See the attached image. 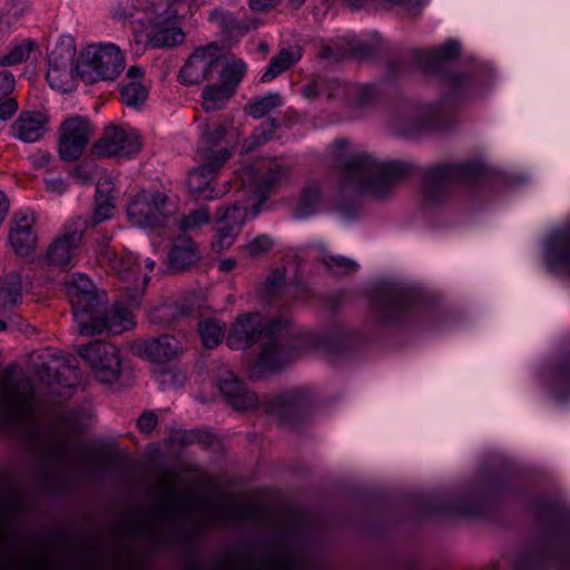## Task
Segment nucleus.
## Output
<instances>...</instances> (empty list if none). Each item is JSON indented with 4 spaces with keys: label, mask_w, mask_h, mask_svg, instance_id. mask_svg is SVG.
<instances>
[{
    "label": "nucleus",
    "mask_w": 570,
    "mask_h": 570,
    "mask_svg": "<svg viewBox=\"0 0 570 570\" xmlns=\"http://www.w3.org/2000/svg\"><path fill=\"white\" fill-rule=\"evenodd\" d=\"M76 47L70 37L61 38L48 55L47 80L59 91H70L75 82Z\"/></svg>",
    "instance_id": "9"
},
{
    "label": "nucleus",
    "mask_w": 570,
    "mask_h": 570,
    "mask_svg": "<svg viewBox=\"0 0 570 570\" xmlns=\"http://www.w3.org/2000/svg\"><path fill=\"white\" fill-rule=\"evenodd\" d=\"M177 374L169 368H163L156 374V380L161 385H169L176 383Z\"/></svg>",
    "instance_id": "55"
},
{
    "label": "nucleus",
    "mask_w": 570,
    "mask_h": 570,
    "mask_svg": "<svg viewBox=\"0 0 570 570\" xmlns=\"http://www.w3.org/2000/svg\"><path fill=\"white\" fill-rule=\"evenodd\" d=\"M36 46L31 39H23L12 45L7 53L0 56V66H14L26 61Z\"/></svg>",
    "instance_id": "37"
},
{
    "label": "nucleus",
    "mask_w": 570,
    "mask_h": 570,
    "mask_svg": "<svg viewBox=\"0 0 570 570\" xmlns=\"http://www.w3.org/2000/svg\"><path fill=\"white\" fill-rule=\"evenodd\" d=\"M144 71L137 66H132L127 71V78L130 79L121 88V100L128 107H139L148 96V90L140 82Z\"/></svg>",
    "instance_id": "28"
},
{
    "label": "nucleus",
    "mask_w": 570,
    "mask_h": 570,
    "mask_svg": "<svg viewBox=\"0 0 570 570\" xmlns=\"http://www.w3.org/2000/svg\"><path fill=\"white\" fill-rule=\"evenodd\" d=\"M9 212V200L6 195L0 190V224L4 220Z\"/></svg>",
    "instance_id": "58"
},
{
    "label": "nucleus",
    "mask_w": 570,
    "mask_h": 570,
    "mask_svg": "<svg viewBox=\"0 0 570 570\" xmlns=\"http://www.w3.org/2000/svg\"><path fill=\"white\" fill-rule=\"evenodd\" d=\"M209 518L216 523H232L246 520L252 513L247 503L235 501H215L206 505Z\"/></svg>",
    "instance_id": "23"
},
{
    "label": "nucleus",
    "mask_w": 570,
    "mask_h": 570,
    "mask_svg": "<svg viewBox=\"0 0 570 570\" xmlns=\"http://www.w3.org/2000/svg\"><path fill=\"white\" fill-rule=\"evenodd\" d=\"M305 1L306 0H288L287 6L293 10H297L304 4Z\"/></svg>",
    "instance_id": "61"
},
{
    "label": "nucleus",
    "mask_w": 570,
    "mask_h": 570,
    "mask_svg": "<svg viewBox=\"0 0 570 570\" xmlns=\"http://www.w3.org/2000/svg\"><path fill=\"white\" fill-rule=\"evenodd\" d=\"M35 223L36 216L30 209H22L13 215L9 240L18 255L24 256L35 249L37 244Z\"/></svg>",
    "instance_id": "17"
},
{
    "label": "nucleus",
    "mask_w": 570,
    "mask_h": 570,
    "mask_svg": "<svg viewBox=\"0 0 570 570\" xmlns=\"http://www.w3.org/2000/svg\"><path fill=\"white\" fill-rule=\"evenodd\" d=\"M89 222L81 216L71 218L62 227L46 252V262L56 268H70Z\"/></svg>",
    "instance_id": "8"
},
{
    "label": "nucleus",
    "mask_w": 570,
    "mask_h": 570,
    "mask_svg": "<svg viewBox=\"0 0 570 570\" xmlns=\"http://www.w3.org/2000/svg\"><path fill=\"white\" fill-rule=\"evenodd\" d=\"M78 353L91 365L99 381L111 384L118 380L121 358L117 346L96 341L80 346Z\"/></svg>",
    "instance_id": "12"
},
{
    "label": "nucleus",
    "mask_w": 570,
    "mask_h": 570,
    "mask_svg": "<svg viewBox=\"0 0 570 570\" xmlns=\"http://www.w3.org/2000/svg\"><path fill=\"white\" fill-rule=\"evenodd\" d=\"M148 33V42L154 48H171L184 41L185 35L179 27L168 23H154Z\"/></svg>",
    "instance_id": "29"
},
{
    "label": "nucleus",
    "mask_w": 570,
    "mask_h": 570,
    "mask_svg": "<svg viewBox=\"0 0 570 570\" xmlns=\"http://www.w3.org/2000/svg\"><path fill=\"white\" fill-rule=\"evenodd\" d=\"M47 188L51 191L62 193L65 188V184L60 177H55L46 180Z\"/></svg>",
    "instance_id": "57"
},
{
    "label": "nucleus",
    "mask_w": 570,
    "mask_h": 570,
    "mask_svg": "<svg viewBox=\"0 0 570 570\" xmlns=\"http://www.w3.org/2000/svg\"><path fill=\"white\" fill-rule=\"evenodd\" d=\"M324 266L336 275H347L357 269V263L341 255H324L322 258Z\"/></svg>",
    "instance_id": "40"
},
{
    "label": "nucleus",
    "mask_w": 570,
    "mask_h": 570,
    "mask_svg": "<svg viewBox=\"0 0 570 570\" xmlns=\"http://www.w3.org/2000/svg\"><path fill=\"white\" fill-rule=\"evenodd\" d=\"M283 102L278 94H268L264 97L252 99L246 106L247 112L254 118H262Z\"/></svg>",
    "instance_id": "38"
},
{
    "label": "nucleus",
    "mask_w": 570,
    "mask_h": 570,
    "mask_svg": "<svg viewBox=\"0 0 570 570\" xmlns=\"http://www.w3.org/2000/svg\"><path fill=\"white\" fill-rule=\"evenodd\" d=\"M234 96L232 88L220 82L207 85L203 89V108L205 111H216L223 109L229 99Z\"/></svg>",
    "instance_id": "32"
},
{
    "label": "nucleus",
    "mask_w": 570,
    "mask_h": 570,
    "mask_svg": "<svg viewBox=\"0 0 570 570\" xmlns=\"http://www.w3.org/2000/svg\"><path fill=\"white\" fill-rule=\"evenodd\" d=\"M258 341L261 352L249 367L252 376L278 371L292 361V352L285 348V328L278 320L266 323L257 313L244 314L233 323L226 338L232 350L247 348Z\"/></svg>",
    "instance_id": "4"
},
{
    "label": "nucleus",
    "mask_w": 570,
    "mask_h": 570,
    "mask_svg": "<svg viewBox=\"0 0 570 570\" xmlns=\"http://www.w3.org/2000/svg\"><path fill=\"white\" fill-rule=\"evenodd\" d=\"M236 266V261L233 258H225L219 263V269L222 272H229Z\"/></svg>",
    "instance_id": "60"
},
{
    "label": "nucleus",
    "mask_w": 570,
    "mask_h": 570,
    "mask_svg": "<svg viewBox=\"0 0 570 570\" xmlns=\"http://www.w3.org/2000/svg\"><path fill=\"white\" fill-rule=\"evenodd\" d=\"M550 263L570 274V224L553 233L548 247Z\"/></svg>",
    "instance_id": "26"
},
{
    "label": "nucleus",
    "mask_w": 570,
    "mask_h": 570,
    "mask_svg": "<svg viewBox=\"0 0 570 570\" xmlns=\"http://www.w3.org/2000/svg\"><path fill=\"white\" fill-rule=\"evenodd\" d=\"M49 118L41 111H22L11 125V134L23 142L40 140L46 131Z\"/></svg>",
    "instance_id": "21"
},
{
    "label": "nucleus",
    "mask_w": 570,
    "mask_h": 570,
    "mask_svg": "<svg viewBox=\"0 0 570 570\" xmlns=\"http://www.w3.org/2000/svg\"><path fill=\"white\" fill-rule=\"evenodd\" d=\"M105 257L119 279L128 284L127 288L140 296L149 282L148 273L155 268V261L145 258L141 266L138 256L134 253L117 254L109 250L106 252Z\"/></svg>",
    "instance_id": "10"
},
{
    "label": "nucleus",
    "mask_w": 570,
    "mask_h": 570,
    "mask_svg": "<svg viewBox=\"0 0 570 570\" xmlns=\"http://www.w3.org/2000/svg\"><path fill=\"white\" fill-rule=\"evenodd\" d=\"M276 125L274 121H268L258 127L250 138V140L246 141L244 145L245 151H252L256 146L265 144L268 141L274 132Z\"/></svg>",
    "instance_id": "42"
},
{
    "label": "nucleus",
    "mask_w": 570,
    "mask_h": 570,
    "mask_svg": "<svg viewBox=\"0 0 570 570\" xmlns=\"http://www.w3.org/2000/svg\"><path fill=\"white\" fill-rule=\"evenodd\" d=\"M125 57L114 43H99L86 47L77 65L79 77L88 83L99 80H114L125 69Z\"/></svg>",
    "instance_id": "5"
},
{
    "label": "nucleus",
    "mask_w": 570,
    "mask_h": 570,
    "mask_svg": "<svg viewBox=\"0 0 570 570\" xmlns=\"http://www.w3.org/2000/svg\"><path fill=\"white\" fill-rule=\"evenodd\" d=\"M3 330H6V323L2 320H0V331Z\"/></svg>",
    "instance_id": "64"
},
{
    "label": "nucleus",
    "mask_w": 570,
    "mask_h": 570,
    "mask_svg": "<svg viewBox=\"0 0 570 570\" xmlns=\"http://www.w3.org/2000/svg\"><path fill=\"white\" fill-rule=\"evenodd\" d=\"M16 79L9 71H0V101L7 98L14 89Z\"/></svg>",
    "instance_id": "50"
},
{
    "label": "nucleus",
    "mask_w": 570,
    "mask_h": 570,
    "mask_svg": "<svg viewBox=\"0 0 570 570\" xmlns=\"http://www.w3.org/2000/svg\"><path fill=\"white\" fill-rule=\"evenodd\" d=\"M219 63V55L214 48H199L188 58L180 70L179 78L185 85H197L208 79Z\"/></svg>",
    "instance_id": "16"
},
{
    "label": "nucleus",
    "mask_w": 570,
    "mask_h": 570,
    "mask_svg": "<svg viewBox=\"0 0 570 570\" xmlns=\"http://www.w3.org/2000/svg\"><path fill=\"white\" fill-rule=\"evenodd\" d=\"M229 13L224 10L215 9L209 13V21L217 22L222 28L225 27V24L228 21Z\"/></svg>",
    "instance_id": "56"
},
{
    "label": "nucleus",
    "mask_w": 570,
    "mask_h": 570,
    "mask_svg": "<svg viewBox=\"0 0 570 570\" xmlns=\"http://www.w3.org/2000/svg\"><path fill=\"white\" fill-rule=\"evenodd\" d=\"M226 129L222 124L215 122L203 131V141L208 146H216L225 136Z\"/></svg>",
    "instance_id": "47"
},
{
    "label": "nucleus",
    "mask_w": 570,
    "mask_h": 570,
    "mask_svg": "<svg viewBox=\"0 0 570 570\" xmlns=\"http://www.w3.org/2000/svg\"><path fill=\"white\" fill-rule=\"evenodd\" d=\"M210 219L208 207L202 206L189 214L185 215L180 220V229L185 233L193 232Z\"/></svg>",
    "instance_id": "41"
},
{
    "label": "nucleus",
    "mask_w": 570,
    "mask_h": 570,
    "mask_svg": "<svg viewBox=\"0 0 570 570\" xmlns=\"http://www.w3.org/2000/svg\"><path fill=\"white\" fill-rule=\"evenodd\" d=\"M285 282V273L282 269L274 271L266 279L265 287H264V295L267 298H272L275 295H277Z\"/></svg>",
    "instance_id": "46"
},
{
    "label": "nucleus",
    "mask_w": 570,
    "mask_h": 570,
    "mask_svg": "<svg viewBox=\"0 0 570 570\" xmlns=\"http://www.w3.org/2000/svg\"><path fill=\"white\" fill-rule=\"evenodd\" d=\"M322 81L326 82L323 89L328 97L352 98L357 95L360 102L365 104L373 95V88L370 86L358 87L355 85H347L338 79H322Z\"/></svg>",
    "instance_id": "31"
},
{
    "label": "nucleus",
    "mask_w": 570,
    "mask_h": 570,
    "mask_svg": "<svg viewBox=\"0 0 570 570\" xmlns=\"http://www.w3.org/2000/svg\"><path fill=\"white\" fill-rule=\"evenodd\" d=\"M96 168L92 165H79L75 171L73 176L82 184L90 181L95 177Z\"/></svg>",
    "instance_id": "52"
},
{
    "label": "nucleus",
    "mask_w": 570,
    "mask_h": 570,
    "mask_svg": "<svg viewBox=\"0 0 570 570\" xmlns=\"http://www.w3.org/2000/svg\"><path fill=\"white\" fill-rule=\"evenodd\" d=\"M158 422L154 411H145L137 420V428L140 432L149 434Z\"/></svg>",
    "instance_id": "49"
},
{
    "label": "nucleus",
    "mask_w": 570,
    "mask_h": 570,
    "mask_svg": "<svg viewBox=\"0 0 570 570\" xmlns=\"http://www.w3.org/2000/svg\"><path fill=\"white\" fill-rule=\"evenodd\" d=\"M65 286L81 334H120L135 326L131 312L122 303H116L109 309L105 307L106 293L98 292L87 276L72 274L66 279Z\"/></svg>",
    "instance_id": "3"
},
{
    "label": "nucleus",
    "mask_w": 570,
    "mask_h": 570,
    "mask_svg": "<svg viewBox=\"0 0 570 570\" xmlns=\"http://www.w3.org/2000/svg\"><path fill=\"white\" fill-rule=\"evenodd\" d=\"M460 45L456 41H446L442 46L421 51L417 60L426 70L436 68L442 61L455 58L459 55Z\"/></svg>",
    "instance_id": "30"
},
{
    "label": "nucleus",
    "mask_w": 570,
    "mask_h": 570,
    "mask_svg": "<svg viewBox=\"0 0 570 570\" xmlns=\"http://www.w3.org/2000/svg\"><path fill=\"white\" fill-rule=\"evenodd\" d=\"M332 159L341 171L345 188L356 189L375 198L389 196L406 173L404 164L380 158L342 138L333 142Z\"/></svg>",
    "instance_id": "2"
},
{
    "label": "nucleus",
    "mask_w": 570,
    "mask_h": 570,
    "mask_svg": "<svg viewBox=\"0 0 570 570\" xmlns=\"http://www.w3.org/2000/svg\"><path fill=\"white\" fill-rule=\"evenodd\" d=\"M246 71L245 63L240 60H232L230 62L226 63L220 71V83L232 88L233 92L235 94L236 87L242 81L244 75Z\"/></svg>",
    "instance_id": "39"
},
{
    "label": "nucleus",
    "mask_w": 570,
    "mask_h": 570,
    "mask_svg": "<svg viewBox=\"0 0 570 570\" xmlns=\"http://www.w3.org/2000/svg\"><path fill=\"white\" fill-rule=\"evenodd\" d=\"M229 154L226 149L218 151H205L202 158L205 164L193 169L188 174L187 185L193 194L203 199H215L225 195L226 189H216L210 186L218 168L226 161Z\"/></svg>",
    "instance_id": "14"
},
{
    "label": "nucleus",
    "mask_w": 570,
    "mask_h": 570,
    "mask_svg": "<svg viewBox=\"0 0 570 570\" xmlns=\"http://www.w3.org/2000/svg\"><path fill=\"white\" fill-rule=\"evenodd\" d=\"M407 306V295L401 289H391L376 302L375 314L381 322L390 323L399 320Z\"/></svg>",
    "instance_id": "24"
},
{
    "label": "nucleus",
    "mask_w": 570,
    "mask_h": 570,
    "mask_svg": "<svg viewBox=\"0 0 570 570\" xmlns=\"http://www.w3.org/2000/svg\"><path fill=\"white\" fill-rule=\"evenodd\" d=\"M140 148V137L134 129L112 125L107 127L96 141L94 153L101 157H130Z\"/></svg>",
    "instance_id": "15"
},
{
    "label": "nucleus",
    "mask_w": 570,
    "mask_h": 570,
    "mask_svg": "<svg viewBox=\"0 0 570 570\" xmlns=\"http://www.w3.org/2000/svg\"><path fill=\"white\" fill-rule=\"evenodd\" d=\"M168 500L170 501V503H173L174 501L177 500V494L170 490L169 494H168Z\"/></svg>",
    "instance_id": "63"
},
{
    "label": "nucleus",
    "mask_w": 570,
    "mask_h": 570,
    "mask_svg": "<svg viewBox=\"0 0 570 570\" xmlns=\"http://www.w3.org/2000/svg\"><path fill=\"white\" fill-rule=\"evenodd\" d=\"M49 161H50L49 154L40 153V154L33 156V164L37 167H45L49 164Z\"/></svg>",
    "instance_id": "59"
},
{
    "label": "nucleus",
    "mask_w": 570,
    "mask_h": 570,
    "mask_svg": "<svg viewBox=\"0 0 570 570\" xmlns=\"http://www.w3.org/2000/svg\"><path fill=\"white\" fill-rule=\"evenodd\" d=\"M311 400L307 390L294 389L269 400L266 410L272 415L288 417L307 407Z\"/></svg>",
    "instance_id": "22"
},
{
    "label": "nucleus",
    "mask_w": 570,
    "mask_h": 570,
    "mask_svg": "<svg viewBox=\"0 0 570 570\" xmlns=\"http://www.w3.org/2000/svg\"><path fill=\"white\" fill-rule=\"evenodd\" d=\"M173 213L168 197L157 190H142L128 205L127 215L132 225L141 228H157L164 225Z\"/></svg>",
    "instance_id": "7"
},
{
    "label": "nucleus",
    "mask_w": 570,
    "mask_h": 570,
    "mask_svg": "<svg viewBox=\"0 0 570 570\" xmlns=\"http://www.w3.org/2000/svg\"><path fill=\"white\" fill-rule=\"evenodd\" d=\"M18 110V102L14 98L7 97L0 101V119H10Z\"/></svg>",
    "instance_id": "51"
},
{
    "label": "nucleus",
    "mask_w": 570,
    "mask_h": 570,
    "mask_svg": "<svg viewBox=\"0 0 570 570\" xmlns=\"http://www.w3.org/2000/svg\"><path fill=\"white\" fill-rule=\"evenodd\" d=\"M226 325L217 317H205L198 322V333L206 348L216 347L225 336Z\"/></svg>",
    "instance_id": "33"
},
{
    "label": "nucleus",
    "mask_w": 570,
    "mask_h": 570,
    "mask_svg": "<svg viewBox=\"0 0 570 570\" xmlns=\"http://www.w3.org/2000/svg\"><path fill=\"white\" fill-rule=\"evenodd\" d=\"M21 298L20 276L10 273L0 282V312L12 308Z\"/></svg>",
    "instance_id": "35"
},
{
    "label": "nucleus",
    "mask_w": 570,
    "mask_h": 570,
    "mask_svg": "<svg viewBox=\"0 0 570 570\" xmlns=\"http://www.w3.org/2000/svg\"><path fill=\"white\" fill-rule=\"evenodd\" d=\"M218 389L235 410H250L258 404L256 393L247 390L229 371L223 372L218 377Z\"/></svg>",
    "instance_id": "20"
},
{
    "label": "nucleus",
    "mask_w": 570,
    "mask_h": 570,
    "mask_svg": "<svg viewBox=\"0 0 570 570\" xmlns=\"http://www.w3.org/2000/svg\"><path fill=\"white\" fill-rule=\"evenodd\" d=\"M301 59L298 50L282 49L275 57L272 58L265 72L262 75V81L268 82L287 70L291 66Z\"/></svg>",
    "instance_id": "34"
},
{
    "label": "nucleus",
    "mask_w": 570,
    "mask_h": 570,
    "mask_svg": "<svg viewBox=\"0 0 570 570\" xmlns=\"http://www.w3.org/2000/svg\"><path fill=\"white\" fill-rule=\"evenodd\" d=\"M166 6L153 0H134L130 6L119 3L112 9V17L120 21L131 23L154 24L160 23V12Z\"/></svg>",
    "instance_id": "18"
},
{
    "label": "nucleus",
    "mask_w": 570,
    "mask_h": 570,
    "mask_svg": "<svg viewBox=\"0 0 570 570\" xmlns=\"http://www.w3.org/2000/svg\"><path fill=\"white\" fill-rule=\"evenodd\" d=\"M282 0H248L249 8L255 12H265L276 8Z\"/></svg>",
    "instance_id": "53"
},
{
    "label": "nucleus",
    "mask_w": 570,
    "mask_h": 570,
    "mask_svg": "<svg viewBox=\"0 0 570 570\" xmlns=\"http://www.w3.org/2000/svg\"><path fill=\"white\" fill-rule=\"evenodd\" d=\"M482 167L476 163L444 165L431 169L425 177L424 202L436 206L446 202L455 183H470L479 179Z\"/></svg>",
    "instance_id": "6"
},
{
    "label": "nucleus",
    "mask_w": 570,
    "mask_h": 570,
    "mask_svg": "<svg viewBox=\"0 0 570 570\" xmlns=\"http://www.w3.org/2000/svg\"><path fill=\"white\" fill-rule=\"evenodd\" d=\"M322 199L320 185L317 183H311L303 189L301 199L296 207V216L306 217L313 214Z\"/></svg>",
    "instance_id": "36"
},
{
    "label": "nucleus",
    "mask_w": 570,
    "mask_h": 570,
    "mask_svg": "<svg viewBox=\"0 0 570 570\" xmlns=\"http://www.w3.org/2000/svg\"><path fill=\"white\" fill-rule=\"evenodd\" d=\"M274 246V240L267 235H258L243 247L247 255L258 257L268 253Z\"/></svg>",
    "instance_id": "43"
},
{
    "label": "nucleus",
    "mask_w": 570,
    "mask_h": 570,
    "mask_svg": "<svg viewBox=\"0 0 570 570\" xmlns=\"http://www.w3.org/2000/svg\"><path fill=\"white\" fill-rule=\"evenodd\" d=\"M199 259L196 244L186 237L177 238L169 252V265L174 271H184Z\"/></svg>",
    "instance_id": "27"
},
{
    "label": "nucleus",
    "mask_w": 570,
    "mask_h": 570,
    "mask_svg": "<svg viewBox=\"0 0 570 570\" xmlns=\"http://www.w3.org/2000/svg\"><path fill=\"white\" fill-rule=\"evenodd\" d=\"M326 85L322 79L315 80L309 85L303 87L302 91L306 98H315L320 94L324 92L323 87Z\"/></svg>",
    "instance_id": "54"
},
{
    "label": "nucleus",
    "mask_w": 570,
    "mask_h": 570,
    "mask_svg": "<svg viewBox=\"0 0 570 570\" xmlns=\"http://www.w3.org/2000/svg\"><path fill=\"white\" fill-rule=\"evenodd\" d=\"M239 570H308V567L301 553L282 549L258 560H246Z\"/></svg>",
    "instance_id": "19"
},
{
    "label": "nucleus",
    "mask_w": 570,
    "mask_h": 570,
    "mask_svg": "<svg viewBox=\"0 0 570 570\" xmlns=\"http://www.w3.org/2000/svg\"><path fill=\"white\" fill-rule=\"evenodd\" d=\"M159 4L166 6L160 12V23H170L185 16L180 12V7L184 4L183 0H159Z\"/></svg>",
    "instance_id": "44"
},
{
    "label": "nucleus",
    "mask_w": 570,
    "mask_h": 570,
    "mask_svg": "<svg viewBox=\"0 0 570 570\" xmlns=\"http://www.w3.org/2000/svg\"><path fill=\"white\" fill-rule=\"evenodd\" d=\"M95 128L83 116L65 119L58 130V154L61 159L71 161L79 158L89 144Z\"/></svg>",
    "instance_id": "11"
},
{
    "label": "nucleus",
    "mask_w": 570,
    "mask_h": 570,
    "mask_svg": "<svg viewBox=\"0 0 570 570\" xmlns=\"http://www.w3.org/2000/svg\"><path fill=\"white\" fill-rule=\"evenodd\" d=\"M114 181L110 176H104L99 178L97 181V189H96V197L95 199H106L114 202V197L111 196V193L114 190Z\"/></svg>",
    "instance_id": "48"
},
{
    "label": "nucleus",
    "mask_w": 570,
    "mask_h": 570,
    "mask_svg": "<svg viewBox=\"0 0 570 570\" xmlns=\"http://www.w3.org/2000/svg\"><path fill=\"white\" fill-rule=\"evenodd\" d=\"M114 208H115L114 202L106 200V199H102V200L96 199V207H95L94 214L91 216V222L88 218H86L89 222V227L100 224V223L107 220L108 218H110Z\"/></svg>",
    "instance_id": "45"
},
{
    "label": "nucleus",
    "mask_w": 570,
    "mask_h": 570,
    "mask_svg": "<svg viewBox=\"0 0 570 570\" xmlns=\"http://www.w3.org/2000/svg\"><path fill=\"white\" fill-rule=\"evenodd\" d=\"M366 0H347V6L352 9L361 8Z\"/></svg>",
    "instance_id": "62"
},
{
    "label": "nucleus",
    "mask_w": 570,
    "mask_h": 570,
    "mask_svg": "<svg viewBox=\"0 0 570 570\" xmlns=\"http://www.w3.org/2000/svg\"><path fill=\"white\" fill-rule=\"evenodd\" d=\"M181 352L180 342L171 335L165 334L144 343V356L156 363H165Z\"/></svg>",
    "instance_id": "25"
},
{
    "label": "nucleus",
    "mask_w": 570,
    "mask_h": 570,
    "mask_svg": "<svg viewBox=\"0 0 570 570\" xmlns=\"http://www.w3.org/2000/svg\"><path fill=\"white\" fill-rule=\"evenodd\" d=\"M289 176V167L276 160H262L246 166L240 174L242 197L232 205H222L216 213V223L220 226L212 240L216 253L228 249L238 236L243 224L259 214V206L269 193L284 184Z\"/></svg>",
    "instance_id": "1"
},
{
    "label": "nucleus",
    "mask_w": 570,
    "mask_h": 570,
    "mask_svg": "<svg viewBox=\"0 0 570 570\" xmlns=\"http://www.w3.org/2000/svg\"><path fill=\"white\" fill-rule=\"evenodd\" d=\"M1 404L13 415L26 417L35 410L33 390L26 376L14 377L9 368L2 376L0 385Z\"/></svg>",
    "instance_id": "13"
}]
</instances>
